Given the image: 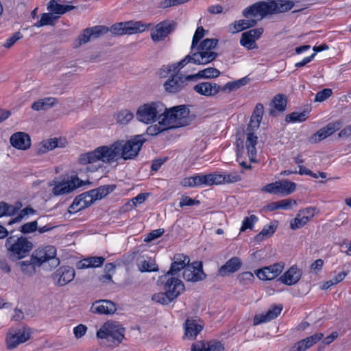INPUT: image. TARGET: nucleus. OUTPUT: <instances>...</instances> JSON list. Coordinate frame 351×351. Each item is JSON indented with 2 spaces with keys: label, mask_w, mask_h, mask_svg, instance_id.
<instances>
[{
  "label": "nucleus",
  "mask_w": 351,
  "mask_h": 351,
  "mask_svg": "<svg viewBox=\"0 0 351 351\" xmlns=\"http://www.w3.org/2000/svg\"><path fill=\"white\" fill-rule=\"evenodd\" d=\"M242 262L240 258L234 256L229 259L218 270V275L222 277L237 271L241 267Z\"/></svg>",
  "instance_id": "23"
},
{
  "label": "nucleus",
  "mask_w": 351,
  "mask_h": 351,
  "mask_svg": "<svg viewBox=\"0 0 351 351\" xmlns=\"http://www.w3.org/2000/svg\"><path fill=\"white\" fill-rule=\"evenodd\" d=\"M193 90L200 95L215 97L221 91V86L210 82H202L195 84Z\"/></svg>",
  "instance_id": "15"
},
{
  "label": "nucleus",
  "mask_w": 351,
  "mask_h": 351,
  "mask_svg": "<svg viewBox=\"0 0 351 351\" xmlns=\"http://www.w3.org/2000/svg\"><path fill=\"white\" fill-rule=\"evenodd\" d=\"M302 275V269L296 265H293L279 278V280L286 285L291 286L300 280Z\"/></svg>",
  "instance_id": "22"
},
{
  "label": "nucleus",
  "mask_w": 351,
  "mask_h": 351,
  "mask_svg": "<svg viewBox=\"0 0 351 351\" xmlns=\"http://www.w3.org/2000/svg\"><path fill=\"white\" fill-rule=\"evenodd\" d=\"M310 347L311 346L308 343V340L307 341L306 339H304L291 346L289 351H305Z\"/></svg>",
  "instance_id": "56"
},
{
  "label": "nucleus",
  "mask_w": 351,
  "mask_h": 351,
  "mask_svg": "<svg viewBox=\"0 0 351 351\" xmlns=\"http://www.w3.org/2000/svg\"><path fill=\"white\" fill-rule=\"evenodd\" d=\"M91 39V34L90 33L88 28H86L83 30L82 33L80 34L75 40L74 43L75 47H79L82 45L87 43Z\"/></svg>",
  "instance_id": "48"
},
{
  "label": "nucleus",
  "mask_w": 351,
  "mask_h": 351,
  "mask_svg": "<svg viewBox=\"0 0 351 351\" xmlns=\"http://www.w3.org/2000/svg\"><path fill=\"white\" fill-rule=\"evenodd\" d=\"M223 344L219 341H197L192 345L191 351H223Z\"/></svg>",
  "instance_id": "25"
},
{
  "label": "nucleus",
  "mask_w": 351,
  "mask_h": 351,
  "mask_svg": "<svg viewBox=\"0 0 351 351\" xmlns=\"http://www.w3.org/2000/svg\"><path fill=\"white\" fill-rule=\"evenodd\" d=\"M147 195L145 193L138 194L136 197L131 199L132 204L128 202L125 205V210H128L129 209H132L133 207L136 206L137 204L143 203L146 199Z\"/></svg>",
  "instance_id": "54"
},
{
  "label": "nucleus",
  "mask_w": 351,
  "mask_h": 351,
  "mask_svg": "<svg viewBox=\"0 0 351 351\" xmlns=\"http://www.w3.org/2000/svg\"><path fill=\"white\" fill-rule=\"evenodd\" d=\"M18 265L20 266L22 272L25 275L32 276L36 273L35 268L37 267V265H34L32 258L29 261H21Z\"/></svg>",
  "instance_id": "41"
},
{
  "label": "nucleus",
  "mask_w": 351,
  "mask_h": 351,
  "mask_svg": "<svg viewBox=\"0 0 351 351\" xmlns=\"http://www.w3.org/2000/svg\"><path fill=\"white\" fill-rule=\"evenodd\" d=\"M218 43V40L215 38H206L200 43L199 45H197V52H204L205 53H217L212 50L214 49Z\"/></svg>",
  "instance_id": "35"
},
{
  "label": "nucleus",
  "mask_w": 351,
  "mask_h": 351,
  "mask_svg": "<svg viewBox=\"0 0 351 351\" xmlns=\"http://www.w3.org/2000/svg\"><path fill=\"white\" fill-rule=\"evenodd\" d=\"M125 331V329L118 322L108 321L97 332V337L119 345L124 339Z\"/></svg>",
  "instance_id": "6"
},
{
  "label": "nucleus",
  "mask_w": 351,
  "mask_h": 351,
  "mask_svg": "<svg viewBox=\"0 0 351 351\" xmlns=\"http://www.w3.org/2000/svg\"><path fill=\"white\" fill-rule=\"evenodd\" d=\"M56 104L57 99L55 97H45L33 102L31 108L34 111L47 110Z\"/></svg>",
  "instance_id": "30"
},
{
  "label": "nucleus",
  "mask_w": 351,
  "mask_h": 351,
  "mask_svg": "<svg viewBox=\"0 0 351 351\" xmlns=\"http://www.w3.org/2000/svg\"><path fill=\"white\" fill-rule=\"evenodd\" d=\"M332 93L330 88H324L321 91H319L315 98V101L322 102L328 98Z\"/></svg>",
  "instance_id": "60"
},
{
  "label": "nucleus",
  "mask_w": 351,
  "mask_h": 351,
  "mask_svg": "<svg viewBox=\"0 0 351 351\" xmlns=\"http://www.w3.org/2000/svg\"><path fill=\"white\" fill-rule=\"evenodd\" d=\"M134 118V114L128 109H122L116 116L117 122L121 125L128 124Z\"/></svg>",
  "instance_id": "40"
},
{
  "label": "nucleus",
  "mask_w": 351,
  "mask_h": 351,
  "mask_svg": "<svg viewBox=\"0 0 351 351\" xmlns=\"http://www.w3.org/2000/svg\"><path fill=\"white\" fill-rule=\"evenodd\" d=\"M145 139L142 135L135 136L128 141L120 140L116 141L120 158L125 160L134 158L138 154Z\"/></svg>",
  "instance_id": "5"
},
{
  "label": "nucleus",
  "mask_w": 351,
  "mask_h": 351,
  "mask_svg": "<svg viewBox=\"0 0 351 351\" xmlns=\"http://www.w3.org/2000/svg\"><path fill=\"white\" fill-rule=\"evenodd\" d=\"M195 119L194 114H190V110L185 106H174L165 110L160 115L159 123L167 125L169 129L184 127L189 125Z\"/></svg>",
  "instance_id": "3"
},
{
  "label": "nucleus",
  "mask_w": 351,
  "mask_h": 351,
  "mask_svg": "<svg viewBox=\"0 0 351 351\" xmlns=\"http://www.w3.org/2000/svg\"><path fill=\"white\" fill-rule=\"evenodd\" d=\"M294 6V3L289 0H268L267 1H259L246 8L243 11V16H261L264 18L269 14L285 12L290 10Z\"/></svg>",
  "instance_id": "2"
},
{
  "label": "nucleus",
  "mask_w": 351,
  "mask_h": 351,
  "mask_svg": "<svg viewBox=\"0 0 351 351\" xmlns=\"http://www.w3.org/2000/svg\"><path fill=\"white\" fill-rule=\"evenodd\" d=\"M256 25V21L251 20H239L230 25L229 31L232 33H237L247 28L254 27Z\"/></svg>",
  "instance_id": "33"
},
{
  "label": "nucleus",
  "mask_w": 351,
  "mask_h": 351,
  "mask_svg": "<svg viewBox=\"0 0 351 351\" xmlns=\"http://www.w3.org/2000/svg\"><path fill=\"white\" fill-rule=\"evenodd\" d=\"M257 136L254 134L253 131H247L246 149L251 161H254L256 154V145L257 144Z\"/></svg>",
  "instance_id": "32"
},
{
  "label": "nucleus",
  "mask_w": 351,
  "mask_h": 351,
  "mask_svg": "<svg viewBox=\"0 0 351 351\" xmlns=\"http://www.w3.org/2000/svg\"><path fill=\"white\" fill-rule=\"evenodd\" d=\"M308 223V217L302 215L300 211H298L295 219L291 221L290 228L292 230H296L302 228L304 225Z\"/></svg>",
  "instance_id": "43"
},
{
  "label": "nucleus",
  "mask_w": 351,
  "mask_h": 351,
  "mask_svg": "<svg viewBox=\"0 0 351 351\" xmlns=\"http://www.w3.org/2000/svg\"><path fill=\"white\" fill-rule=\"evenodd\" d=\"M54 182L53 193L54 195H61L69 193L84 184V181L81 180L77 176H71L70 179L62 180L61 182Z\"/></svg>",
  "instance_id": "9"
},
{
  "label": "nucleus",
  "mask_w": 351,
  "mask_h": 351,
  "mask_svg": "<svg viewBox=\"0 0 351 351\" xmlns=\"http://www.w3.org/2000/svg\"><path fill=\"white\" fill-rule=\"evenodd\" d=\"M164 229H156L154 230H152L149 234H147L146 238L144 239L145 242H151L153 240L160 237L161 235L164 233Z\"/></svg>",
  "instance_id": "64"
},
{
  "label": "nucleus",
  "mask_w": 351,
  "mask_h": 351,
  "mask_svg": "<svg viewBox=\"0 0 351 351\" xmlns=\"http://www.w3.org/2000/svg\"><path fill=\"white\" fill-rule=\"evenodd\" d=\"M339 128V123H330L325 127L319 130L315 134H314L310 138L309 141L311 143H317L322 140L325 139L328 136L332 135Z\"/></svg>",
  "instance_id": "21"
},
{
  "label": "nucleus",
  "mask_w": 351,
  "mask_h": 351,
  "mask_svg": "<svg viewBox=\"0 0 351 351\" xmlns=\"http://www.w3.org/2000/svg\"><path fill=\"white\" fill-rule=\"evenodd\" d=\"M284 266V263H277L256 270V274L262 280H273L282 273Z\"/></svg>",
  "instance_id": "12"
},
{
  "label": "nucleus",
  "mask_w": 351,
  "mask_h": 351,
  "mask_svg": "<svg viewBox=\"0 0 351 351\" xmlns=\"http://www.w3.org/2000/svg\"><path fill=\"white\" fill-rule=\"evenodd\" d=\"M85 202H84V200L81 198L80 195L76 197L72 203V204L69 208V212L72 213H76L78 212L85 208H87L88 206L86 205H84Z\"/></svg>",
  "instance_id": "52"
},
{
  "label": "nucleus",
  "mask_w": 351,
  "mask_h": 351,
  "mask_svg": "<svg viewBox=\"0 0 351 351\" xmlns=\"http://www.w3.org/2000/svg\"><path fill=\"white\" fill-rule=\"evenodd\" d=\"M168 129L169 128L167 127V125H163L158 123V125L156 124L148 127V128L147 129V133L149 135L154 136Z\"/></svg>",
  "instance_id": "57"
},
{
  "label": "nucleus",
  "mask_w": 351,
  "mask_h": 351,
  "mask_svg": "<svg viewBox=\"0 0 351 351\" xmlns=\"http://www.w3.org/2000/svg\"><path fill=\"white\" fill-rule=\"evenodd\" d=\"M125 34H134L144 32L150 24L143 23L141 21H129L123 22Z\"/></svg>",
  "instance_id": "29"
},
{
  "label": "nucleus",
  "mask_w": 351,
  "mask_h": 351,
  "mask_svg": "<svg viewBox=\"0 0 351 351\" xmlns=\"http://www.w3.org/2000/svg\"><path fill=\"white\" fill-rule=\"evenodd\" d=\"M183 278L186 281L197 282L206 278V275L202 269V263L195 261L190 263L186 266L183 271Z\"/></svg>",
  "instance_id": "10"
},
{
  "label": "nucleus",
  "mask_w": 351,
  "mask_h": 351,
  "mask_svg": "<svg viewBox=\"0 0 351 351\" xmlns=\"http://www.w3.org/2000/svg\"><path fill=\"white\" fill-rule=\"evenodd\" d=\"M56 250L53 246L48 245L45 248L38 249L35 250L31 258L34 261V265L40 267L47 261H52L51 265L56 267L60 261L58 258H56Z\"/></svg>",
  "instance_id": "8"
},
{
  "label": "nucleus",
  "mask_w": 351,
  "mask_h": 351,
  "mask_svg": "<svg viewBox=\"0 0 351 351\" xmlns=\"http://www.w3.org/2000/svg\"><path fill=\"white\" fill-rule=\"evenodd\" d=\"M62 143H60L58 138H50L40 142L38 145L36 152L38 154H43L56 147H62Z\"/></svg>",
  "instance_id": "31"
},
{
  "label": "nucleus",
  "mask_w": 351,
  "mask_h": 351,
  "mask_svg": "<svg viewBox=\"0 0 351 351\" xmlns=\"http://www.w3.org/2000/svg\"><path fill=\"white\" fill-rule=\"evenodd\" d=\"M116 311L115 304L108 300H100L94 302L90 309L92 313L99 315H111L114 313Z\"/></svg>",
  "instance_id": "14"
},
{
  "label": "nucleus",
  "mask_w": 351,
  "mask_h": 351,
  "mask_svg": "<svg viewBox=\"0 0 351 351\" xmlns=\"http://www.w3.org/2000/svg\"><path fill=\"white\" fill-rule=\"evenodd\" d=\"M118 149L116 142L109 146H99L93 151L80 154L78 162L82 165H88L86 167L87 171H97L102 167L99 162L110 164L120 158Z\"/></svg>",
  "instance_id": "1"
},
{
  "label": "nucleus",
  "mask_w": 351,
  "mask_h": 351,
  "mask_svg": "<svg viewBox=\"0 0 351 351\" xmlns=\"http://www.w3.org/2000/svg\"><path fill=\"white\" fill-rule=\"evenodd\" d=\"M10 144L15 148L26 150L31 146L29 136L25 132H19L13 134L10 138Z\"/></svg>",
  "instance_id": "20"
},
{
  "label": "nucleus",
  "mask_w": 351,
  "mask_h": 351,
  "mask_svg": "<svg viewBox=\"0 0 351 351\" xmlns=\"http://www.w3.org/2000/svg\"><path fill=\"white\" fill-rule=\"evenodd\" d=\"M138 267L142 272L155 271L158 270V266L154 261L144 260L138 264Z\"/></svg>",
  "instance_id": "47"
},
{
  "label": "nucleus",
  "mask_w": 351,
  "mask_h": 351,
  "mask_svg": "<svg viewBox=\"0 0 351 351\" xmlns=\"http://www.w3.org/2000/svg\"><path fill=\"white\" fill-rule=\"evenodd\" d=\"M218 54L217 53H205L204 52H195L191 56L187 55L183 60L185 61L186 64L193 62L196 64H206L215 60Z\"/></svg>",
  "instance_id": "18"
},
{
  "label": "nucleus",
  "mask_w": 351,
  "mask_h": 351,
  "mask_svg": "<svg viewBox=\"0 0 351 351\" xmlns=\"http://www.w3.org/2000/svg\"><path fill=\"white\" fill-rule=\"evenodd\" d=\"M282 310V305H275L271 308L269 309L266 314L255 315L254 318V325H258L275 319L280 313Z\"/></svg>",
  "instance_id": "27"
},
{
  "label": "nucleus",
  "mask_w": 351,
  "mask_h": 351,
  "mask_svg": "<svg viewBox=\"0 0 351 351\" xmlns=\"http://www.w3.org/2000/svg\"><path fill=\"white\" fill-rule=\"evenodd\" d=\"M240 43L242 46L245 47L247 49H253L257 48L255 40H254L253 38H252V36H250L245 32L242 34Z\"/></svg>",
  "instance_id": "50"
},
{
  "label": "nucleus",
  "mask_w": 351,
  "mask_h": 351,
  "mask_svg": "<svg viewBox=\"0 0 351 351\" xmlns=\"http://www.w3.org/2000/svg\"><path fill=\"white\" fill-rule=\"evenodd\" d=\"M201 77L204 79H213L220 75V71L214 67H208L199 71Z\"/></svg>",
  "instance_id": "49"
},
{
  "label": "nucleus",
  "mask_w": 351,
  "mask_h": 351,
  "mask_svg": "<svg viewBox=\"0 0 351 351\" xmlns=\"http://www.w3.org/2000/svg\"><path fill=\"white\" fill-rule=\"evenodd\" d=\"M164 289L171 300H174L184 291V285L180 279L171 276L165 282Z\"/></svg>",
  "instance_id": "13"
},
{
  "label": "nucleus",
  "mask_w": 351,
  "mask_h": 351,
  "mask_svg": "<svg viewBox=\"0 0 351 351\" xmlns=\"http://www.w3.org/2000/svg\"><path fill=\"white\" fill-rule=\"evenodd\" d=\"M184 337L193 340L202 330L203 326L197 323L196 320L192 318H187L184 324Z\"/></svg>",
  "instance_id": "24"
},
{
  "label": "nucleus",
  "mask_w": 351,
  "mask_h": 351,
  "mask_svg": "<svg viewBox=\"0 0 351 351\" xmlns=\"http://www.w3.org/2000/svg\"><path fill=\"white\" fill-rule=\"evenodd\" d=\"M76 7L73 5H61L58 3L55 0H51L47 4V10L52 14H63L69 11L75 9Z\"/></svg>",
  "instance_id": "34"
},
{
  "label": "nucleus",
  "mask_w": 351,
  "mask_h": 351,
  "mask_svg": "<svg viewBox=\"0 0 351 351\" xmlns=\"http://www.w3.org/2000/svg\"><path fill=\"white\" fill-rule=\"evenodd\" d=\"M29 339V332L19 329L14 332H9L6 337L7 348L8 349L15 348L19 344L25 342Z\"/></svg>",
  "instance_id": "17"
},
{
  "label": "nucleus",
  "mask_w": 351,
  "mask_h": 351,
  "mask_svg": "<svg viewBox=\"0 0 351 351\" xmlns=\"http://www.w3.org/2000/svg\"><path fill=\"white\" fill-rule=\"evenodd\" d=\"M152 300L163 305H167L173 301V300H171V298L166 292H160L154 294L152 297Z\"/></svg>",
  "instance_id": "46"
},
{
  "label": "nucleus",
  "mask_w": 351,
  "mask_h": 351,
  "mask_svg": "<svg viewBox=\"0 0 351 351\" xmlns=\"http://www.w3.org/2000/svg\"><path fill=\"white\" fill-rule=\"evenodd\" d=\"M38 229V221H33L31 222H27L23 226H21L19 228V230L23 234H29L36 231Z\"/></svg>",
  "instance_id": "53"
},
{
  "label": "nucleus",
  "mask_w": 351,
  "mask_h": 351,
  "mask_svg": "<svg viewBox=\"0 0 351 351\" xmlns=\"http://www.w3.org/2000/svg\"><path fill=\"white\" fill-rule=\"evenodd\" d=\"M59 16H54L51 13H44L41 15L42 21L44 25H53L54 22L58 20Z\"/></svg>",
  "instance_id": "59"
},
{
  "label": "nucleus",
  "mask_w": 351,
  "mask_h": 351,
  "mask_svg": "<svg viewBox=\"0 0 351 351\" xmlns=\"http://www.w3.org/2000/svg\"><path fill=\"white\" fill-rule=\"evenodd\" d=\"M292 204L296 205L297 202L295 200H292L291 199H285L278 202H271L269 204L266 208L269 211H273L277 209H290L291 208Z\"/></svg>",
  "instance_id": "36"
},
{
  "label": "nucleus",
  "mask_w": 351,
  "mask_h": 351,
  "mask_svg": "<svg viewBox=\"0 0 351 351\" xmlns=\"http://www.w3.org/2000/svg\"><path fill=\"white\" fill-rule=\"evenodd\" d=\"M278 195L285 194L289 195L293 193L296 188L295 183L287 180H282L277 182Z\"/></svg>",
  "instance_id": "38"
},
{
  "label": "nucleus",
  "mask_w": 351,
  "mask_h": 351,
  "mask_svg": "<svg viewBox=\"0 0 351 351\" xmlns=\"http://www.w3.org/2000/svg\"><path fill=\"white\" fill-rule=\"evenodd\" d=\"M165 110V106L161 102H152L141 106L136 112V119L144 123L149 124L154 122Z\"/></svg>",
  "instance_id": "7"
},
{
  "label": "nucleus",
  "mask_w": 351,
  "mask_h": 351,
  "mask_svg": "<svg viewBox=\"0 0 351 351\" xmlns=\"http://www.w3.org/2000/svg\"><path fill=\"white\" fill-rule=\"evenodd\" d=\"M209 185L224 184L223 174L210 173L208 174Z\"/></svg>",
  "instance_id": "62"
},
{
  "label": "nucleus",
  "mask_w": 351,
  "mask_h": 351,
  "mask_svg": "<svg viewBox=\"0 0 351 351\" xmlns=\"http://www.w3.org/2000/svg\"><path fill=\"white\" fill-rule=\"evenodd\" d=\"M90 33L91 34L92 39H96L101 36L108 32L109 29L104 25H97L93 27L88 28Z\"/></svg>",
  "instance_id": "51"
},
{
  "label": "nucleus",
  "mask_w": 351,
  "mask_h": 351,
  "mask_svg": "<svg viewBox=\"0 0 351 351\" xmlns=\"http://www.w3.org/2000/svg\"><path fill=\"white\" fill-rule=\"evenodd\" d=\"M23 38V35L20 32H17L14 33L10 38L6 40L5 43L3 45V46L5 48L12 47L14 43L19 40Z\"/></svg>",
  "instance_id": "61"
},
{
  "label": "nucleus",
  "mask_w": 351,
  "mask_h": 351,
  "mask_svg": "<svg viewBox=\"0 0 351 351\" xmlns=\"http://www.w3.org/2000/svg\"><path fill=\"white\" fill-rule=\"evenodd\" d=\"M185 86V80L182 76L174 75L164 83V87L167 92L176 93L180 91Z\"/></svg>",
  "instance_id": "26"
},
{
  "label": "nucleus",
  "mask_w": 351,
  "mask_h": 351,
  "mask_svg": "<svg viewBox=\"0 0 351 351\" xmlns=\"http://www.w3.org/2000/svg\"><path fill=\"white\" fill-rule=\"evenodd\" d=\"M173 261L169 270L165 276V278L168 277L169 275H177L180 270H184L186 266L190 263L189 257L182 254H176L173 256Z\"/></svg>",
  "instance_id": "19"
},
{
  "label": "nucleus",
  "mask_w": 351,
  "mask_h": 351,
  "mask_svg": "<svg viewBox=\"0 0 351 351\" xmlns=\"http://www.w3.org/2000/svg\"><path fill=\"white\" fill-rule=\"evenodd\" d=\"M36 210L30 206H27L23 210L20 211V213L15 217L14 219H11L8 224L11 225L15 223H19L22 221V219L28 215L35 214Z\"/></svg>",
  "instance_id": "44"
},
{
  "label": "nucleus",
  "mask_w": 351,
  "mask_h": 351,
  "mask_svg": "<svg viewBox=\"0 0 351 351\" xmlns=\"http://www.w3.org/2000/svg\"><path fill=\"white\" fill-rule=\"evenodd\" d=\"M249 82L250 79L247 77H244L241 79L228 82L223 86H221V91L230 93L247 84Z\"/></svg>",
  "instance_id": "37"
},
{
  "label": "nucleus",
  "mask_w": 351,
  "mask_h": 351,
  "mask_svg": "<svg viewBox=\"0 0 351 351\" xmlns=\"http://www.w3.org/2000/svg\"><path fill=\"white\" fill-rule=\"evenodd\" d=\"M277 225L275 223L271 224L267 228H264L259 234L256 235L255 240L256 241H262L265 238L271 237L276 231Z\"/></svg>",
  "instance_id": "42"
},
{
  "label": "nucleus",
  "mask_w": 351,
  "mask_h": 351,
  "mask_svg": "<svg viewBox=\"0 0 351 351\" xmlns=\"http://www.w3.org/2000/svg\"><path fill=\"white\" fill-rule=\"evenodd\" d=\"M12 233L13 231H11L10 235L5 240L7 254L12 260H21L29 254L34 245L27 237Z\"/></svg>",
  "instance_id": "4"
},
{
  "label": "nucleus",
  "mask_w": 351,
  "mask_h": 351,
  "mask_svg": "<svg viewBox=\"0 0 351 351\" xmlns=\"http://www.w3.org/2000/svg\"><path fill=\"white\" fill-rule=\"evenodd\" d=\"M308 117L306 112H293L286 116L285 121L287 122H302Z\"/></svg>",
  "instance_id": "45"
},
{
  "label": "nucleus",
  "mask_w": 351,
  "mask_h": 351,
  "mask_svg": "<svg viewBox=\"0 0 351 351\" xmlns=\"http://www.w3.org/2000/svg\"><path fill=\"white\" fill-rule=\"evenodd\" d=\"M74 276V269L69 266L60 267L53 274V278L57 280V285L60 287L72 281Z\"/></svg>",
  "instance_id": "16"
},
{
  "label": "nucleus",
  "mask_w": 351,
  "mask_h": 351,
  "mask_svg": "<svg viewBox=\"0 0 351 351\" xmlns=\"http://www.w3.org/2000/svg\"><path fill=\"white\" fill-rule=\"evenodd\" d=\"M287 98L283 94L276 95L271 101L270 106L273 108L269 111V114L276 116V112H284L286 110Z\"/></svg>",
  "instance_id": "28"
},
{
  "label": "nucleus",
  "mask_w": 351,
  "mask_h": 351,
  "mask_svg": "<svg viewBox=\"0 0 351 351\" xmlns=\"http://www.w3.org/2000/svg\"><path fill=\"white\" fill-rule=\"evenodd\" d=\"M176 27V23L163 21L157 24L152 30L150 36L154 42L163 40Z\"/></svg>",
  "instance_id": "11"
},
{
  "label": "nucleus",
  "mask_w": 351,
  "mask_h": 351,
  "mask_svg": "<svg viewBox=\"0 0 351 351\" xmlns=\"http://www.w3.org/2000/svg\"><path fill=\"white\" fill-rule=\"evenodd\" d=\"M258 221V218L256 215H252L250 217H245L243 221L242 226L240 229L241 232H244L247 229H252L254 223Z\"/></svg>",
  "instance_id": "55"
},
{
  "label": "nucleus",
  "mask_w": 351,
  "mask_h": 351,
  "mask_svg": "<svg viewBox=\"0 0 351 351\" xmlns=\"http://www.w3.org/2000/svg\"><path fill=\"white\" fill-rule=\"evenodd\" d=\"M205 30L204 29L200 26L198 27L195 32V34L193 38L191 49H194L198 44L200 39H202L204 36Z\"/></svg>",
  "instance_id": "58"
},
{
  "label": "nucleus",
  "mask_w": 351,
  "mask_h": 351,
  "mask_svg": "<svg viewBox=\"0 0 351 351\" xmlns=\"http://www.w3.org/2000/svg\"><path fill=\"white\" fill-rule=\"evenodd\" d=\"M115 188L116 186L114 184L101 186L95 189L91 190V194L97 200L101 199L110 192H112Z\"/></svg>",
  "instance_id": "39"
},
{
  "label": "nucleus",
  "mask_w": 351,
  "mask_h": 351,
  "mask_svg": "<svg viewBox=\"0 0 351 351\" xmlns=\"http://www.w3.org/2000/svg\"><path fill=\"white\" fill-rule=\"evenodd\" d=\"M200 202L197 199H192L189 196H182L180 199V207L182 208L185 206H193V205H198Z\"/></svg>",
  "instance_id": "63"
}]
</instances>
